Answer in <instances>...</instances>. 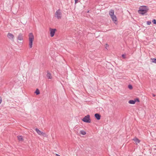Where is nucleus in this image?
<instances>
[{
	"instance_id": "22",
	"label": "nucleus",
	"mask_w": 156,
	"mask_h": 156,
	"mask_svg": "<svg viewBox=\"0 0 156 156\" xmlns=\"http://www.w3.org/2000/svg\"><path fill=\"white\" fill-rule=\"evenodd\" d=\"M78 0H75V4H76L78 2Z\"/></svg>"
},
{
	"instance_id": "15",
	"label": "nucleus",
	"mask_w": 156,
	"mask_h": 156,
	"mask_svg": "<svg viewBox=\"0 0 156 156\" xmlns=\"http://www.w3.org/2000/svg\"><path fill=\"white\" fill-rule=\"evenodd\" d=\"M80 133L83 135H85L86 134V132L84 130H81L80 132Z\"/></svg>"
},
{
	"instance_id": "4",
	"label": "nucleus",
	"mask_w": 156,
	"mask_h": 156,
	"mask_svg": "<svg viewBox=\"0 0 156 156\" xmlns=\"http://www.w3.org/2000/svg\"><path fill=\"white\" fill-rule=\"evenodd\" d=\"M82 120L84 122L86 123H90L91 122L90 115H89L85 116Z\"/></svg>"
},
{
	"instance_id": "23",
	"label": "nucleus",
	"mask_w": 156,
	"mask_h": 156,
	"mask_svg": "<svg viewBox=\"0 0 156 156\" xmlns=\"http://www.w3.org/2000/svg\"><path fill=\"white\" fill-rule=\"evenodd\" d=\"M122 57H123V58H125V55L124 54L122 55Z\"/></svg>"
},
{
	"instance_id": "14",
	"label": "nucleus",
	"mask_w": 156,
	"mask_h": 156,
	"mask_svg": "<svg viewBox=\"0 0 156 156\" xmlns=\"http://www.w3.org/2000/svg\"><path fill=\"white\" fill-rule=\"evenodd\" d=\"M18 139L20 141H22L23 140V137L21 136H17Z\"/></svg>"
},
{
	"instance_id": "11",
	"label": "nucleus",
	"mask_w": 156,
	"mask_h": 156,
	"mask_svg": "<svg viewBox=\"0 0 156 156\" xmlns=\"http://www.w3.org/2000/svg\"><path fill=\"white\" fill-rule=\"evenodd\" d=\"M95 117L97 120H99L101 118L100 115L98 113L95 114L94 115Z\"/></svg>"
},
{
	"instance_id": "2",
	"label": "nucleus",
	"mask_w": 156,
	"mask_h": 156,
	"mask_svg": "<svg viewBox=\"0 0 156 156\" xmlns=\"http://www.w3.org/2000/svg\"><path fill=\"white\" fill-rule=\"evenodd\" d=\"M28 37L29 48H31L33 46V41L34 39V36L33 33H30L29 34Z\"/></svg>"
},
{
	"instance_id": "3",
	"label": "nucleus",
	"mask_w": 156,
	"mask_h": 156,
	"mask_svg": "<svg viewBox=\"0 0 156 156\" xmlns=\"http://www.w3.org/2000/svg\"><path fill=\"white\" fill-rule=\"evenodd\" d=\"M114 11L113 10L111 9L109 12V14L113 21H114L115 23H116L117 18L115 15L114 14Z\"/></svg>"
},
{
	"instance_id": "16",
	"label": "nucleus",
	"mask_w": 156,
	"mask_h": 156,
	"mask_svg": "<svg viewBox=\"0 0 156 156\" xmlns=\"http://www.w3.org/2000/svg\"><path fill=\"white\" fill-rule=\"evenodd\" d=\"M151 60L152 62L156 63V58H151Z\"/></svg>"
},
{
	"instance_id": "5",
	"label": "nucleus",
	"mask_w": 156,
	"mask_h": 156,
	"mask_svg": "<svg viewBox=\"0 0 156 156\" xmlns=\"http://www.w3.org/2000/svg\"><path fill=\"white\" fill-rule=\"evenodd\" d=\"M55 16L58 19H60L62 17V12L60 9L58 10L55 13Z\"/></svg>"
},
{
	"instance_id": "9",
	"label": "nucleus",
	"mask_w": 156,
	"mask_h": 156,
	"mask_svg": "<svg viewBox=\"0 0 156 156\" xmlns=\"http://www.w3.org/2000/svg\"><path fill=\"white\" fill-rule=\"evenodd\" d=\"M47 77L48 79H51L52 78V76H51V74L48 71L47 72Z\"/></svg>"
},
{
	"instance_id": "13",
	"label": "nucleus",
	"mask_w": 156,
	"mask_h": 156,
	"mask_svg": "<svg viewBox=\"0 0 156 156\" xmlns=\"http://www.w3.org/2000/svg\"><path fill=\"white\" fill-rule=\"evenodd\" d=\"M136 101V100H130L129 101V103L131 104H134Z\"/></svg>"
},
{
	"instance_id": "7",
	"label": "nucleus",
	"mask_w": 156,
	"mask_h": 156,
	"mask_svg": "<svg viewBox=\"0 0 156 156\" xmlns=\"http://www.w3.org/2000/svg\"><path fill=\"white\" fill-rule=\"evenodd\" d=\"M7 37L11 41H14V35L11 33H8L7 35Z\"/></svg>"
},
{
	"instance_id": "6",
	"label": "nucleus",
	"mask_w": 156,
	"mask_h": 156,
	"mask_svg": "<svg viewBox=\"0 0 156 156\" xmlns=\"http://www.w3.org/2000/svg\"><path fill=\"white\" fill-rule=\"evenodd\" d=\"M35 131L37 133L40 135H42L44 137H47L48 135L46 133L40 131L38 129L36 128Z\"/></svg>"
},
{
	"instance_id": "1",
	"label": "nucleus",
	"mask_w": 156,
	"mask_h": 156,
	"mask_svg": "<svg viewBox=\"0 0 156 156\" xmlns=\"http://www.w3.org/2000/svg\"><path fill=\"white\" fill-rule=\"evenodd\" d=\"M148 10L147 7L145 6H141L138 11V13L142 15H144L147 12Z\"/></svg>"
},
{
	"instance_id": "19",
	"label": "nucleus",
	"mask_w": 156,
	"mask_h": 156,
	"mask_svg": "<svg viewBox=\"0 0 156 156\" xmlns=\"http://www.w3.org/2000/svg\"><path fill=\"white\" fill-rule=\"evenodd\" d=\"M128 87L130 89H132L133 88L132 86L131 85H129L128 86Z\"/></svg>"
},
{
	"instance_id": "8",
	"label": "nucleus",
	"mask_w": 156,
	"mask_h": 156,
	"mask_svg": "<svg viewBox=\"0 0 156 156\" xmlns=\"http://www.w3.org/2000/svg\"><path fill=\"white\" fill-rule=\"evenodd\" d=\"M55 29L50 28V35L51 37H53L54 36L55 33Z\"/></svg>"
},
{
	"instance_id": "17",
	"label": "nucleus",
	"mask_w": 156,
	"mask_h": 156,
	"mask_svg": "<svg viewBox=\"0 0 156 156\" xmlns=\"http://www.w3.org/2000/svg\"><path fill=\"white\" fill-rule=\"evenodd\" d=\"M35 93L37 95L39 94H40V91L38 89H37L35 92Z\"/></svg>"
},
{
	"instance_id": "21",
	"label": "nucleus",
	"mask_w": 156,
	"mask_h": 156,
	"mask_svg": "<svg viewBox=\"0 0 156 156\" xmlns=\"http://www.w3.org/2000/svg\"><path fill=\"white\" fill-rule=\"evenodd\" d=\"M134 100H136V101H137V102H139V100L138 98H136Z\"/></svg>"
},
{
	"instance_id": "10",
	"label": "nucleus",
	"mask_w": 156,
	"mask_h": 156,
	"mask_svg": "<svg viewBox=\"0 0 156 156\" xmlns=\"http://www.w3.org/2000/svg\"><path fill=\"white\" fill-rule=\"evenodd\" d=\"M17 39L20 40V41H22L23 40V35L21 34H20L19 35H18L17 38Z\"/></svg>"
},
{
	"instance_id": "20",
	"label": "nucleus",
	"mask_w": 156,
	"mask_h": 156,
	"mask_svg": "<svg viewBox=\"0 0 156 156\" xmlns=\"http://www.w3.org/2000/svg\"><path fill=\"white\" fill-rule=\"evenodd\" d=\"M151 21H147V25H149L151 24Z\"/></svg>"
},
{
	"instance_id": "12",
	"label": "nucleus",
	"mask_w": 156,
	"mask_h": 156,
	"mask_svg": "<svg viewBox=\"0 0 156 156\" xmlns=\"http://www.w3.org/2000/svg\"><path fill=\"white\" fill-rule=\"evenodd\" d=\"M133 140L136 142V144H137L139 143L140 141L136 138H134L133 139Z\"/></svg>"
},
{
	"instance_id": "24",
	"label": "nucleus",
	"mask_w": 156,
	"mask_h": 156,
	"mask_svg": "<svg viewBox=\"0 0 156 156\" xmlns=\"http://www.w3.org/2000/svg\"><path fill=\"white\" fill-rule=\"evenodd\" d=\"M155 95L154 94H153V96L155 97Z\"/></svg>"
},
{
	"instance_id": "18",
	"label": "nucleus",
	"mask_w": 156,
	"mask_h": 156,
	"mask_svg": "<svg viewBox=\"0 0 156 156\" xmlns=\"http://www.w3.org/2000/svg\"><path fill=\"white\" fill-rule=\"evenodd\" d=\"M152 22L155 24H156V20L153 19L152 21Z\"/></svg>"
}]
</instances>
